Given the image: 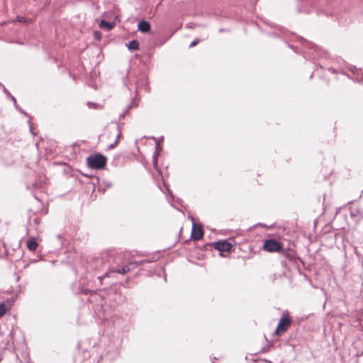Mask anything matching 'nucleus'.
Here are the masks:
<instances>
[{
    "instance_id": "9d476101",
    "label": "nucleus",
    "mask_w": 363,
    "mask_h": 363,
    "mask_svg": "<svg viewBox=\"0 0 363 363\" xmlns=\"http://www.w3.org/2000/svg\"><path fill=\"white\" fill-rule=\"evenodd\" d=\"M128 48L129 50H137L139 49V43L136 40H131L128 44Z\"/></svg>"
},
{
    "instance_id": "39448f33",
    "label": "nucleus",
    "mask_w": 363,
    "mask_h": 363,
    "mask_svg": "<svg viewBox=\"0 0 363 363\" xmlns=\"http://www.w3.org/2000/svg\"><path fill=\"white\" fill-rule=\"evenodd\" d=\"M213 248L220 252L221 256H224V253H230L233 249V245L227 240H220L212 243Z\"/></svg>"
},
{
    "instance_id": "2eb2a0df",
    "label": "nucleus",
    "mask_w": 363,
    "mask_h": 363,
    "mask_svg": "<svg viewBox=\"0 0 363 363\" xmlns=\"http://www.w3.org/2000/svg\"><path fill=\"white\" fill-rule=\"evenodd\" d=\"M199 43V40L196 39L195 40H194V41L191 43L190 47H194V46L196 45Z\"/></svg>"
},
{
    "instance_id": "ddd939ff",
    "label": "nucleus",
    "mask_w": 363,
    "mask_h": 363,
    "mask_svg": "<svg viewBox=\"0 0 363 363\" xmlns=\"http://www.w3.org/2000/svg\"><path fill=\"white\" fill-rule=\"evenodd\" d=\"M124 255L122 254H119L114 257V262L118 263L119 262L122 261Z\"/></svg>"
},
{
    "instance_id": "0eeeda50",
    "label": "nucleus",
    "mask_w": 363,
    "mask_h": 363,
    "mask_svg": "<svg viewBox=\"0 0 363 363\" xmlns=\"http://www.w3.org/2000/svg\"><path fill=\"white\" fill-rule=\"evenodd\" d=\"M109 134L113 137H116L114 143L110 144V148H113L117 145L118 140L121 137L122 133L121 132V130L118 127H116L115 128L109 131Z\"/></svg>"
},
{
    "instance_id": "4468645a",
    "label": "nucleus",
    "mask_w": 363,
    "mask_h": 363,
    "mask_svg": "<svg viewBox=\"0 0 363 363\" xmlns=\"http://www.w3.org/2000/svg\"><path fill=\"white\" fill-rule=\"evenodd\" d=\"M16 21L20 23H26L27 22L26 18L23 17V16H17Z\"/></svg>"
},
{
    "instance_id": "20e7f679",
    "label": "nucleus",
    "mask_w": 363,
    "mask_h": 363,
    "mask_svg": "<svg viewBox=\"0 0 363 363\" xmlns=\"http://www.w3.org/2000/svg\"><path fill=\"white\" fill-rule=\"evenodd\" d=\"M139 264L137 262H128L127 264L122 266L121 268H117L116 269H111L108 272H106L104 274V277H111V274L118 273L120 274H126L133 269L138 267Z\"/></svg>"
},
{
    "instance_id": "f257e3e1",
    "label": "nucleus",
    "mask_w": 363,
    "mask_h": 363,
    "mask_svg": "<svg viewBox=\"0 0 363 363\" xmlns=\"http://www.w3.org/2000/svg\"><path fill=\"white\" fill-rule=\"evenodd\" d=\"M107 160L106 157L100 154L90 155L87 157V163L89 167L92 169H102L106 164Z\"/></svg>"
},
{
    "instance_id": "423d86ee",
    "label": "nucleus",
    "mask_w": 363,
    "mask_h": 363,
    "mask_svg": "<svg viewBox=\"0 0 363 363\" xmlns=\"http://www.w3.org/2000/svg\"><path fill=\"white\" fill-rule=\"evenodd\" d=\"M191 236L194 240H201L203 237V230L202 227L200 225L194 223Z\"/></svg>"
},
{
    "instance_id": "f8f14e48",
    "label": "nucleus",
    "mask_w": 363,
    "mask_h": 363,
    "mask_svg": "<svg viewBox=\"0 0 363 363\" xmlns=\"http://www.w3.org/2000/svg\"><path fill=\"white\" fill-rule=\"evenodd\" d=\"M7 308L4 303H0V318L6 314Z\"/></svg>"
},
{
    "instance_id": "f03ea898",
    "label": "nucleus",
    "mask_w": 363,
    "mask_h": 363,
    "mask_svg": "<svg viewBox=\"0 0 363 363\" xmlns=\"http://www.w3.org/2000/svg\"><path fill=\"white\" fill-rule=\"evenodd\" d=\"M262 249L268 252H279L283 250V244L274 239H267L264 242Z\"/></svg>"
},
{
    "instance_id": "7ed1b4c3",
    "label": "nucleus",
    "mask_w": 363,
    "mask_h": 363,
    "mask_svg": "<svg viewBox=\"0 0 363 363\" xmlns=\"http://www.w3.org/2000/svg\"><path fill=\"white\" fill-rule=\"evenodd\" d=\"M291 325V318L289 316V315L288 313L284 315L279 320L278 325L276 328V330H275L276 335H283L284 333H286L287 331V330L289 328Z\"/></svg>"
},
{
    "instance_id": "dca6fc26",
    "label": "nucleus",
    "mask_w": 363,
    "mask_h": 363,
    "mask_svg": "<svg viewBox=\"0 0 363 363\" xmlns=\"http://www.w3.org/2000/svg\"><path fill=\"white\" fill-rule=\"evenodd\" d=\"M155 166L157 165V159H155Z\"/></svg>"
},
{
    "instance_id": "6e6552de",
    "label": "nucleus",
    "mask_w": 363,
    "mask_h": 363,
    "mask_svg": "<svg viewBox=\"0 0 363 363\" xmlns=\"http://www.w3.org/2000/svg\"><path fill=\"white\" fill-rule=\"evenodd\" d=\"M138 29L141 33H147L150 32V23L146 21H141L138 23Z\"/></svg>"
},
{
    "instance_id": "9b49d317",
    "label": "nucleus",
    "mask_w": 363,
    "mask_h": 363,
    "mask_svg": "<svg viewBox=\"0 0 363 363\" xmlns=\"http://www.w3.org/2000/svg\"><path fill=\"white\" fill-rule=\"evenodd\" d=\"M113 26L114 25L113 23H108L104 20L101 21L99 25L100 28H106L108 30L112 29L113 28Z\"/></svg>"
},
{
    "instance_id": "1a4fd4ad",
    "label": "nucleus",
    "mask_w": 363,
    "mask_h": 363,
    "mask_svg": "<svg viewBox=\"0 0 363 363\" xmlns=\"http://www.w3.org/2000/svg\"><path fill=\"white\" fill-rule=\"evenodd\" d=\"M38 244L34 238H30L27 241V247L31 252L36 250Z\"/></svg>"
}]
</instances>
